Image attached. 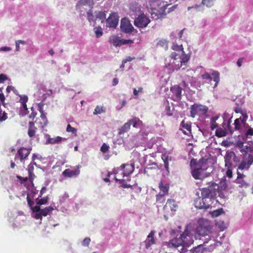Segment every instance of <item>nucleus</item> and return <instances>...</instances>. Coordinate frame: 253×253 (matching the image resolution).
<instances>
[{"instance_id":"nucleus-2","label":"nucleus","mask_w":253,"mask_h":253,"mask_svg":"<svg viewBox=\"0 0 253 253\" xmlns=\"http://www.w3.org/2000/svg\"><path fill=\"white\" fill-rule=\"evenodd\" d=\"M189 225L186 226L184 232L179 238L174 239L168 243L169 247H189L194 243L193 235L189 231Z\"/></svg>"},{"instance_id":"nucleus-44","label":"nucleus","mask_w":253,"mask_h":253,"mask_svg":"<svg viewBox=\"0 0 253 253\" xmlns=\"http://www.w3.org/2000/svg\"><path fill=\"white\" fill-rule=\"evenodd\" d=\"M66 131L68 132H72L73 134H76L77 129L72 127L70 125L68 124L66 128Z\"/></svg>"},{"instance_id":"nucleus-38","label":"nucleus","mask_w":253,"mask_h":253,"mask_svg":"<svg viewBox=\"0 0 253 253\" xmlns=\"http://www.w3.org/2000/svg\"><path fill=\"white\" fill-rule=\"evenodd\" d=\"M87 18L89 22H95L96 19H95V17L94 16L93 14V12L91 9L89 10L87 12Z\"/></svg>"},{"instance_id":"nucleus-26","label":"nucleus","mask_w":253,"mask_h":253,"mask_svg":"<svg viewBox=\"0 0 253 253\" xmlns=\"http://www.w3.org/2000/svg\"><path fill=\"white\" fill-rule=\"evenodd\" d=\"M106 11H98L95 12V19H99L101 21V22H104L106 19Z\"/></svg>"},{"instance_id":"nucleus-45","label":"nucleus","mask_w":253,"mask_h":253,"mask_svg":"<svg viewBox=\"0 0 253 253\" xmlns=\"http://www.w3.org/2000/svg\"><path fill=\"white\" fill-rule=\"evenodd\" d=\"M198 166L199 167L198 168L201 169L204 172H205V171L207 170L208 169L207 164L205 162L202 163L201 164L200 163L198 165Z\"/></svg>"},{"instance_id":"nucleus-61","label":"nucleus","mask_w":253,"mask_h":253,"mask_svg":"<svg viewBox=\"0 0 253 253\" xmlns=\"http://www.w3.org/2000/svg\"><path fill=\"white\" fill-rule=\"evenodd\" d=\"M32 113L29 115V118L34 119L37 115V113L34 111L33 108H31Z\"/></svg>"},{"instance_id":"nucleus-59","label":"nucleus","mask_w":253,"mask_h":253,"mask_svg":"<svg viewBox=\"0 0 253 253\" xmlns=\"http://www.w3.org/2000/svg\"><path fill=\"white\" fill-rule=\"evenodd\" d=\"M95 33L97 38L101 37L103 34L101 30L99 29L95 30Z\"/></svg>"},{"instance_id":"nucleus-48","label":"nucleus","mask_w":253,"mask_h":253,"mask_svg":"<svg viewBox=\"0 0 253 253\" xmlns=\"http://www.w3.org/2000/svg\"><path fill=\"white\" fill-rule=\"evenodd\" d=\"M181 126H182V127H183L187 130H188V131L191 130V125H189L187 123H186L184 122V121H182V122L181 123Z\"/></svg>"},{"instance_id":"nucleus-9","label":"nucleus","mask_w":253,"mask_h":253,"mask_svg":"<svg viewBox=\"0 0 253 253\" xmlns=\"http://www.w3.org/2000/svg\"><path fill=\"white\" fill-rule=\"evenodd\" d=\"M253 163V158L252 154H248V157L244 156L243 161L238 166V169L241 170L244 169H249L252 164Z\"/></svg>"},{"instance_id":"nucleus-55","label":"nucleus","mask_w":253,"mask_h":253,"mask_svg":"<svg viewBox=\"0 0 253 253\" xmlns=\"http://www.w3.org/2000/svg\"><path fill=\"white\" fill-rule=\"evenodd\" d=\"M218 194V197H220L221 199H225V196L224 194L221 191V190L219 188V185H218V192H217V194Z\"/></svg>"},{"instance_id":"nucleus-39","label":"nucleus","mask_w":253,"mask_h":253,"mask_svg":"<svg viewBox=\"0 0 253 253\" xmlns=\"http://www.w3.org/2000/svg\"><path fill=\"white\" fill-rule=\"evenodd\" d=\"M62 140V137L60 136H57L55 138H49L47 140L48 143L55 144L60 142Z\"/></svg>"},{"instance_id":"nucleus-63","label":"nucleus","mask_w":253,"mask_h":253,"mask_svg":"<svg viewBox=\"0 0 253 253\" xmlns=\"http://www.w3.org/2000/svg\"><path fill=\"white\" fill-rule=\"evenodd\" d=\"M226 176L229 178L232 177V171L231 169H227L226 172Z\"/></svg>"},{"instance_id":"nucleus-36","label":"nucleus","mask_w":253,"mask_h":253,"mask_svg":"<svg viewBox=\"0 0 253 253\" xmlns=\"http://www.w3.org/2000/svg\"><path fill=\"white\" fill-rule=\"evenodd\" d=\"M165 196L166 195L162 194L161 192L157 194L156 196V202L160 204H163L165 201Z\"/></svg>"},{"instance_id":"nucleus-28","label":"nucleus","mask_w":253,"mask_h":253,"mask_svg":"<svg viewBox=\"0 0 253 253\" xmlns=\"http://www.w3.org/2000/svg\"><path fill=\"white\" fill-rule=\"evenodd\" d=\"M128 123H130V126L131 125H132V126L134 127H137V124L142 125V122L140 120V119L138 118L137 117H133L132 119L129 120Z\"/></svg>"},{"instance_id":"nucleus-5","label":"nucleus","mask_w":253,"mask_h":253,"mask_svg":"<svg viewBox=\"0 0 253 253\" xmlns=\"http://www.w3.org/2000/svg\"><path fill=\"white\" fill-rule=\"evenodd\" d=\"M201 191V196H199L194 201L195 207L199 209H209V205L206 201V197L208 196L209 192L206 189H200Z\"/></svg>"},{"instance_id":"nucleus-20","label":"nucleus","mask_w":253,"mask_h":253,"mask_svg":"<svg viewBox=\"0 0 253 253\" xmlns=\"http://www.w3.org/2000/svg\"><path fill=\"white\" fill-rule=\"evenodd\" d=\"M211 240V238H209L208 241H205L204 242L203 244H200L198 245L193 248V250H191L190 253H203L206 250V248L204 247V244L206 243H208V241ZM186 252H183V253H185Z\"/></svg>"},{"instance_id":"nucleus-3","label":"nucleus","mask_w":253,"mask_h":253,"mask_svg":"<svg viewBox=\"0 0 253 253\" xmlns=\"http://www.w3.org/2000/svg\"><path fill=\"white\" fill-rule=\"evenodd\" d=\"M209 192L208 196L206 197V201L209 205V208L215 207L219 202L216 199L217 192H218V184L214 182H211L208 187L203 188Z\"/></svg>"},{"instance_id":"nucleus-7","label":"nucleus","mask_w":253,"mask_h":253,"mask_svg":"<svg viewBox=\"0 0 253 253\" xmlns=\"http://www.w3.org/2000/svg\"><path fill=\"white\" fill-rule=\"evenodd\" d=\"M150 22V20L144 13L140 14L134 21V25L138 28H145Z\"/></svg>"},{"instance_id":"nucleus-64","label":"nucleus","mask_w":253,"mask_h":253,"mask_svg":"<svg viewBox=\"0 0 253 253\" xmlns=\"http://www.w3.org/2000/svg\"><path fill=\"white\" fill-rule=\"evenodd\" d=\"M219 187L221 188V190H225L227 188V184L225 182H221Z\"/></svg>"},{"instance_id":"nucleus-42","label":"nucleus","mask_w":253,"mask_h":253,"mask_svg":"<svg viewBox=\"0 0 253 253\" xmlns=\"http://www.w3.org/2000/svg\"><path fill=\"white\" fill-rule=\"evenodd\" d=\"M48 200V197H46L45 198L40 199H37L36 203L38 205H42L44 204H46L47 203Z\"/></svg>"},{"instance_id":"nucleus-8","label":"nucleus","mask_w":253,"mask_h":253,"mask_svg":"<svg viewBox=\"0 0 253 253\" xmlns=\"http://www.w3.org/2000/svg\"><path fill=\"white\" fill-rule=\"evenodd\" d=\"M117 170L122 171V177L128 176L131 174L134 170V166L133 165L122 164L120 168H117Z\"/></svg>"},{"instance_id":"nucleus-47","label":"nucleus","mask_w":253,"mask_h":253,"mask_svg":"<svg viewBox=\"0 0 253 253\" xmlns=\"http://www.w3.org/2000/svg\"><path fill=\"white\" fill-rule=\"evenodd\" d=\"M201 77L202 79L208 80L209 82H211L212 80V77L208 73H204L202 75Z\"/></svg>"},{"instance_id":"nucleus-62","label":"nucleus","mask_w":253,"mask_h":253,"mask_svg":"<svg viewBox=\"0 0 253 253\" xmlns=\"http://www.w3.org/2000/svg\"><path fill=\"white\" fill-rule=\"evenodd\" d=\"M246 135L247 137L253 135V129L252 128L248 129L246 132Z\"/></svg>"},{"instance_id":"nucleus-6","label":"nucleus","mask_w":253,"mask_h":253,"mask_svg":"<svg viewBox=\"0 0 253 253\" xmlns=\"http://www.w3.org/2000/svg\"><path fill=\"white\" fill-rule=\"evenodd\" d=\"M190 109L192 118H195L196 116L205 115L208 111L207 106L196 103L191 105Z\"/></svg>"},{"instance_id":"nucleus-4","label":"nucleus","mask_w":253,"mask_h":253,"mask_svg":"<svg viewBox=\"0 0 253 253\" xmlns=\"http://www.w3.org/2000/svg\"><path fill=\"white\" fill-rule=\"evenodd\" d=\"M212 229V226L209 221L204 218L199 219L196 228V234L199 236H209Z\"/></svg>"},{"instance_id":"nucleus-58","label":"nucleus","mask_w":253,"mask_h":253,"mask_svg":"<svg viewBox=\"0 0 253 253\" xmlns=\"http://www.w3.org/2000/svg\"><path fill=\"white\" fill-rule=\"evenodd\" d=\"M34 165H36L35 163L33 164L30 163L28 167V172H33L34 170Z\"/></svg>"},{"instance_id":"nucleus-60","label":"nucleus","mask_w":253,"mask_h":253,"mask_svg":"<svg viewBox=\"0 0 253 253\" xmlns=\"http://www.w3.org/2000/svg\"><path fill=\"white\" fill-rule=\"evenodd\" d=\"M35 176L33 172H29V178H28L31 183H33Z\"/></svg>"},{"instance_id":"nucleus-18","label":"nucleus","mask_w":253,"mask_h":253,"mask_svg":"<svg viewBox=\"0 0 253 253\" xmlns=\"http://www.w3.org/2000/svg\"><path fill=\"white\" fill-rule=\"evenodd\" d=\"M80 170L79 169L71 170L70 169H67L63 171L62 174L64 177H72L74 176H77L80 174Z\"/></svg>"},{"instance_id":"nucleus-40","label":"nucleus","mask_w":253,"mask_h":253,"mask_svg":"<svg viewBox=\"0 0 253 253\" xmlns=\"http://www.w3.org/2000/svg\"><path fill=\"white\" fill-rule=\"evenodd\" d=\"M104 112H105V110L103 109V107H99V106H97L94 109L93 114L97 115Z\"/></svg>"},{"instance_id":"nucleus-1","label":"nucleus","mask_w":253,"mask_h":253,"mask_svg":"<svg viewBox=\"0 0 253 253\" xmlns=\"http://www.w3.org/2000/svg\"><path fill=\"white\" fill-rule=\"evenodd\" d=\"M148 3L152 19L157 20L166 16V10L169 4H164L162 0H148Z\"/></svg>"},{"instance_id":"nucleus-35","label":"nucleus","mask_w":253,"mask_h":253,"mask_svg":"<svg viewBox=\"0 0 253 253\" xmlns=\"http://www.w3.org/2000/svg\"><path fill=\"white\" fill-rule=\"evenodd\" d=\"M223 213H224V211H223V209L220 208L211 212V214L212 217H216Z\"/></svg>"},{"instance_id":"nucleus-51","label":"nucleus","mask_w":253,"mask_h":253,"mask_svg":"<svg viewBox=\"0 0 253 253\" xmlns=\"http://www.w3.org/2000/svg\"><path fill=\"white\" fill-rule=\"evenodd\" d=\"M170 160V158L169 157V156H167L165 158V160H164L165 168L168 171L169 170V161Z\"/></svg>"},{"instance_id":"nucleus-10","label":"nucleus","mask_w":253,"mask_h":253,"mask_svg":"<svg viewBox=\"0 0 253 253\" xmlns=\"http://www.w3.org/2000/svg\"><path fill=\"white\" fill-rule=\"evenodd\" d=\"M107 26L109 28H115L118 24L119 18L115 13H112L106 19Z\"/></svg>"},{"instance_id":"nucleus-24","label":"nucleus","mask_w":253,"mask_h":253,"mask_svg":"<svg viewBox=\"0 0 253 253\" xmlns=\"http://www.w3.org/2000/svg\"><path fill=\"white\" fill-rule=\"evenodd\" d=\"M130 127V123L128 122L125 123L120 128L118 129V134L119 135L124 134L128 131Z\"/></svg>"},{"instance_id":"nucleus-21","label":"nucleus","mask_w":253,"mask_h":253,"mask_svg":"<svg viewBox=\"0 0 253 253\" xmlns=\"http://www.w3.org/2000/svg\"><path fill=\"white\" fill-rule=\"evenodd\" d=\"M226 125L223 123L222 125L223 128H218L215 131V135L218 137H221L226 135L227 131L225 128Z\"/></svg>"},{"instance_id":"nucleus-30","label":"nucleus","mask_w":253,"mask_h":253,"mask_svg":"<svg viewBox=\"0 0 253 253\" xmlns=\"http://www.w3.org/2000/svg\"><path fill=\"white\" fill-rule=\"evenodd\" d=\"M211 75L212 76V78L213 81L215 82L214 87L217 85V84L219 82L220 78H219V73L218 71H212L211 73Z\"/></svg>"},{"instance_id":"nucleus-50","label":"nucleus","mask_w":253,"mask_h":253,"mask_svg":"<svg viewBox=\"0 0 253 253\" xmlns=\"http://www.w3.org/2000/svg\"><path fill=\"white\" fill-rule=\"evenodd\" d=\"M216 119L215 118H212L211 120V130H214L215 128L217 127V124L215 122Z\"/></svg>"},{"instance_id":"nucleus-11","label":"nucleus","mask_w":253,"mask_h":253,"mask_svg":"<svg viewBox=\"0 0 253 253\" xmlns=\"http://www.w3.org/2000/svg\"><path fill=\"white\" fill-rule=\"evenodd\" d=\"M121 28L123 32L126 33H130L134 30L133 27L126 18H123L121 22Z\"/></svg>"},{"instance_id":"nucleus-19","label":"nucleus","mask_w":253,"mask_h":253,"mask_svg":"<svg viewBox=\"0 0 253 253\" xmlns=\"http://www.w3.org/2000/svg\"><path fill=\"white\" fill-rule=\"evenodd\" d=\"M28 125V134L30 137H32L35 135L37 128L35 126V122H30Z\"/></svg>"},{"instance_id":"nucleus-23","label":"nucleus","mask_w":253,"mask_h":253,"mask_svg":"<svg viewBox=\"0 0 253 253\" xmlns=\"http://www.w3.org/2000/svg\"><path fill=\"white\" fill-rule=\"evenodd\" d=\"M240 152L244 154V156L248 157V154H252L253 158V147L251 146H244L242 149H240Z\"/></svg>"},{"instance_id":"nucleus-16","label":"nucleus","mask_w":253,"mask_h":253,"mask_svg":"<svg viewBox=\"0 0 253 253\" xmlns=\"http://www.w3.org/2000/svg\"><path fill=\"white\" fill-rule=\"evenodd\" d=\"M178 205L173 199H168L166 204L164 207V210L166 211L168 208H170L172 214L176 210Z\"/></svg>"},{"instance_id":"nucleus-14","label":"nucleus","mask_w":253,"mask_h":253,"mask_svg":"<svg viewBox=\"0 0 253 253\" xmlns=\"http://www.w3.org/2000/svg\"><path fill=\"white\" fill-rule=\"evenodd\" d=\"M209 175L210 172H205L199 168H196L192 171V175L195 179H203Z\"/></svg>"},{"instance_id":"nucleus-13","label":"nucleus","mask_w":253,"mask_h":253,"mask_svg":"<svg viewBox=\"0 0 253 253\" xmlns=\"http://www.w3.org/2000/svg\"><path fill=\"white\" fill-rule=\"evenodd\" d=\"M31 149H28L25 147H22L18 150L17 154L15 155V160H16L18 157H20V161L23 162L24 160L26 159L30 154Z\"/></svg>"},{"instance_id":"nucleus-12","label":"nucleus","mask_w":253,"mask_h":253,"mask_svg":"<svg viewBox=\"0 0 253 253\" xmlns=\"http://www.w3.org/2000/svg\"><path fill=\"white\" fill-rule=\"evenodd\" d=\"M182 88L178 85H174L170 87V91L172 93L173 99L174 101L181 100L182 97Z\"/></svg>"},{"instance_id":"nucleus-56","label":"nucleus","mask_w":253,"mask_h":253,"mask_svg":"<svg viewBox=\"0 0 253 253\" xmlns=\"http://www.w3.org/2000/svg\"><path fill=\"white\" fill-rule=\"evenodd\" d=\"M39 110L41 114L44 113L43 111V105L44 104L41 102L38 104Z\"/></svg>"},{"instance_id":"nucleus-57","label":"nucleus","mask_w":253,"mask_h":253,"mask_svg":"<svg viewBox=\"0 0 253 253\" xmlns=\"http://www.w3.org/2000/svg\"><path fill=\"white\" fill-rule=\"evenodd\" d=\"M7 79V76L3 74L0 75V83H3Z\"/></svg>"},{"instance_id":"nucleus-31","label":"nucleus","mask_w":253,"mask_h":253,"mask_svg":"<svg viewBox=\"0 0 253 253\" xmlns=\"http://www.w3.org/2000/svg\"><path fill=\"white\" fill-rule=\"evenodd\" d=\"M40 118L42 121L39 122V123L40 124L41 127L43 128L48 124V121L46 117V113L41 114Z\"/></svg>"},{"instance_id":"nucleus-37","label":"nucleus","mask_w":253,"mask_h":253,"mask_svg":"<svg viewBox=\"0 0 253 253\" xmlns=\"http://www.w3.org/2000/svg\"><path fill=\"white\" fill-rule=\"evenodd\" d=\"M171 49L173 50L177 51H181L182 53H184L183 47L182 44L178 45L176 43H173Z\"/></svg>"},{"instance_id":"nucleus-52","label":"nucleus","mask_w":253,"mask_h":253,"mask_svg":"<svg viewBox=\"0 0 253 253\" xmlns=\"http://www.w3.org/2000/svg\"><path fill=\"white\" fill-rule=\"evenodd\" d=\"M133 42V41L131 40L121 39V45H124V44L132 43Z\"/></svg>"},{"instance_id":"nucleus-29","label":"nucleus","mask_w":253,"mask_h":253,"mask_svg":"<svg viewBox=\"0 0 253 253\" xmlns=\"http://www.w3.org/2000/svg\"><path fill=\"white\" fill-rule=\"evenodd\" d=\"M111 42L113 44V45L115 46H121V39L117 37V36H112L110 38Z\"/></svg>"},{"instance_id":"nucleus-27","label":"nucleus","mask_w":253,"mask_h":253,"mask_svg":"<svg viewBox=\"0 0 253 253\" xmlns=\"http://www.w3.org/2000/svg\"><path fill=\"white\" fill-rule=\"evenodd\" d=\"M19 96L20 97V102L21 103L23 108L25 110H27L28 108H27L26 103L27 102V101L28 100V96L26 95H20Z\"/></svg>"},{"instance_id":"nucleus-15","label":"nucleus","mask_w":253,"mask_h":253,"mask_svg":"<svg viewBox=\"0 0 253 253\" xmlns=\"http://www.w3.org/2000/svg\"><path fill=\"white\" fill-rule=\"evenodd\" d=\"M155 234V231L152 230L147 236L146 240L144 241L145 248L146 249H148L152 245L155 244V240L154 239Z\"/></svg>"},{"instance_id":"nucleus-17","label":"nucleus","mask_w":253,"mask_h":253,"mask_svg":"<svg viewBox=\"0 0 253 253\" xmlns=\"http://www.w3.org/2000/svg\"><path fill=\"white\" fill-rule=\"evenodd\" d=\"M180 60L179 61H177V64H176V62H174V63L175 64V69L176 70L179 69L183 64L185 65L186 63L188 61L189 57L187 54H185L184 52L182 53V55L180 58Z\"/></svg>"},{"instance_id":"nucleus-53","label":"nucleus","mask_w":253,"mask_h":253,"mask_svg":"<svg viewBox=\"0 0 253 253\" xmlns=\"http://www.w3.org/2000/svg\"><path fill=\"white\" fill-rule=\"evenodd\" d=\"M234 111L236 113H241L242 114V115L244 116V117L245 118H247L248 117V116L247 115V114H245V115L243 114L241 108L239 107H236L234 109Z\"/></svg>"},{"instance_id":"nucleus-22","label":"nucleus","mask_w":253,"mask_h":253,"mask_svg":"<svg viewBox=\"0 0 253 253\" xmlns=\"http://www.w3.org/2000/svg\"><path fill=\"white\" fill-rule=\"evenodd\" d=\"M159 188L162 194H164L165 195L168 194L169 188V184H166V185H164L163 181H161V182L159 184Z\"/></svg>"},{"instance_id":"nucleus-33","label":"nucleus","mask_w":253,"mask_h":253,"mask_svg":"<svg viewBox=\"0 0 253 253\" xmlns=\"http://www.w3.org/2000/svg\"><path fill=\"white\" fill-rule=\"evenodd\" d=\"M53 208L52 207H46L44 209H41V213L42 216H46L50 212L52 211Z\"/></svg>"},{"instance_id":"nucleus-32","label":"nucleus","mask_w":253,"mask_h":253,"mask_svg":"<svg viewBox=\"0 0 253 253\" xmlns=\"http://www.w3.org/2000/svg\"><path fill=\"white\" fill-rule=\"evenodd\" d=\"M235 182L241 188H247L249 186V184L244 179L236 178Z\"/></svg>"},{"instance_id":"nucleus-43","label":"nucleus","mask_w":253,"mask_h":253,"mask_svg":"<svg viewBox=\"0 0 253 253\" xmlns=\"http://www.w3.org/2000/svg\"><path fill=\"white\" fill-rule=\"evenodd\" d=\"M7 119V113L0 110V122H3Z\"/></svg>"},{"instance_id":"nucleus-41","label":"nucleus","mask_w":253,"mask_h":253,"mask_svg":"<svg viewBox=\"0 0 253 253\" xmlns=\"http://www.w3.org/2000/svg\"><path fill=\"white\" fill-rule=\"evenodd\" d=\"M214 0H202V4L206 5L207 7H210L214 4Z\"/></svg>"},{"instance_id":"nucleus-46","label":"nucleus","mask_w":253,"mask_h":253,"mask_svg":"<svg viewBox=\"0 0 253 253\" xmlns=\"http://www.w3.org/2000/svg\"><path fill=\"white\" fill-rule=\"evenodd\" d=\"M109 146L104 143L101 147L100 151L103 153H106L109 150Z\"/></svg>"},{"instance_id":"nucleus-34","label":"nucleus","mask_w":253,"mask_h":253,"mask_svg":"<svg viewBox=\"0 0 253 253\" xmlns=\"http://www.w3.org/2000/svg\"><path fill=\"white\" fill-rule=\"evenodd\" d=\"M232 158H237L235 153L233 151L227 152L225 157V161H227L228 162L231 161V159Z\"/></svg>"},{"instance_id":"nucleus-49","label":"nucleus","mask_w":253,"mask_h":253,"mask_svg":"<svg viewBox=\"0 0 253 253\" xmlns=\"http://www.w3.org/2000/svg\"><path fill=\"white\" fill-rule=\"evenodd\" d=\"M241 121V119H237L234 121V125L235 129H239L240 128V121ZM242 121L244 123V121L242 120Z\"/></svg>"},{"instance_id":"nucleus-54","label":"nucleus","mask_w":253,"mask_h":253,"mask_svg":"<svg viewBox=\"0 0 253 253\" xmlns=\"http://www.w3.org/2000/svg\"><path fill=\"white\" fill-rule=\"evenodd\" d=\"M90 239L89 238L86 237L84 239L82 243V245L84 246H87L89 244Z\"/></svg>"},{"instance_id":"nucleus-25","label":"nucleus","mask_w":253,"mask_h":253,"mask_svg":"<svg viewBox=\"0 0 253 253\" xmlns=\"http://www.w3.org/2000/svg\"><path fill=\"white\" fill-rule=\"evenodd\" d=\"M129 9L133 12H139L141 11V6L138 3L136 2H132L130 4Z\"/></svg>"}]
</instances>
